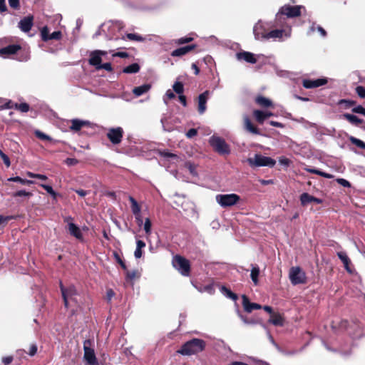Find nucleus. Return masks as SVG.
<instances>
[{"label":"nucleus","mask_w":365,"mask_h":365,"mask_svg":"<svg viewBox=\"0 0 365 365\" xmlns=\"http://www.w3.org/2000/svg\"><path fill=\"white\" fill-rule=\"evenodd\" d=\"M14 218V217L12 215H9V216L0 215V225H4V226L6 225L10 220H12Z\"/></svg>","instance_id":"09e8293b"},{"label":"nucleus","mask_w":365,"mask_h":365,"mask_svg":"<svg viewBox=\"0 0 365 365\" xmlns=\"http://www.w3.org/2000/svg\"><path fill=\"white\" fill-rule=\"evenodd\" d=\"M336 181H337V182H338L339 185H342V186H344V187H349L351 186L350 182H349V181H347L346 180H345V179H343V178H338V179L336 180Z\"/></svg>","instance_id":"4d7b16f0"},{"label":"nucleus","mask_w":365,"mask_h":365,"mask_svg":"<svg viewBox=\"0 0 365 365\" xmlns=\"http://www.w3.org/2000/svg\"><path fill=\"white\" fill-rule=\"evenodd\" d=\"M73 218L71 217H67L64 220L66 222H68V230L69 233L74 236L76 239L82 240L83 234L81 230L76 225L71 222Z\"/></svg>","instance_id":"f8f14e48"},{"label":"nucleus","mask_w":365,"mask_h":365,"mask_svg":"<svg viewBox=\"0 0 365 365\" xmlns=\"http://www.w3.org/2000/svg\"><path fill=\"white\" fill-rule=\"evenodd\" d=\"M304 170L309 173L316 174V175L322 176L327 179H332L334 178L333 175L322 172V171L315 169V168H304Z\"/></svg>","instance_id":"cd10ccee"},{"label":"nucleus","mask_w":365,"mask_h":365,"mask_svg":"<svg viewBox=\"0 0 365 365\" xmlns=\"http://www.w3.org/2000/svg\"><path fill=\"white\" fill-rule=\"evenodd\" d=\"M253 33L256 39L267 40V29L260 21L255 25Z\"/></svg>","instance_id":"ddd939ff"},{"label":"nucleus","mask_w":365,"mask_h":365,"mask_svg":"<svg viewBox=\"0 0 365 365\" xmlns=\"http://www.w3.org/2000/svg\"><path fill=\"white\" fill-rule=\"evenodd\" d=\"M9 4L10 7L13 9H19V0H8Z\"/></svg>","instance_id":"13d9d810"},{"label":"nucleus","mask_w":365,"mask_h":365,"mask_svg":"<svg viewBox=\"0 0 365 365\" xmlns=\"http://www.w3.org/2000/svg\"><path fill=\"white\" fill-rule=\"evenodd\" d=\"M247 161L251 167L267 166L272 168L276 164V161L272 158L263 156L260 154H255L253 158H250Z\"/></svg>","instance_id":"7ed1b4c3"},{"label":"nucleus","mask_w":365,"mask_h":365,"mask_svg":"<svg viewBox=\"0 0 365 365\" xmlns=\"http://www.w3.org/2000/svg\"><path fill=\"white\" fill-rule=\"evenodd\" d=\"M196 47L195 45H188L183 47L178 48L172 51L171 56L173 57L182 56L192 51Z\"/></svg>","instance_id":"412c9836"},{"label":"nucleus","mask_w":365,"mask_h":365,"mask_svg":"<svg viewBox=\"0 0 365 365\" xmlns=\"http://www.w3.org/2000/svg\"><path fill=\"white\" fill-rule=\"evenodd\" d=\"M126 37L130 41H143L145 40L143 36L137 34H127Z\"/></svg>","instance_id":"79ce46f5"},{"label":"nucleus","mask_w":365,"mask_h":365,"mask_svg":"<svg viewBox=\"0 0 365 365\" xmlns=\"http://www.w3.org/2000/svg\"><path fill=\"white\" fill-rule=\"evenodd\" d=\"M173 267L183 276H188L190 271V262L185 257L176 255L172 261Z\"/></svg>","instance_id":"39448f33"},{"label":"nucleus","mask_w":365,"mask_h":365,"mask_svg":"<svg viewBox=\"0 0 365 365\" xmlns=\"http://www.w3.org/2000/svg\"><path fill=\"white\" fill-rule=\"evenodd\" d=\"M9 180L12 182H18L22 185H31L34 183V181L32 180L23 179L19 176L10 178Z\"/></svg>","instance_id":"c9c22d12"},{"label":"nucleus","mask_w":365,"mask_h":365,"mask_svg":"<svg viewBox=\"0 0 365 365\" xmlns=\"http://www.w3.org/2000/svg\"><path fill=\"white\" fill-rule=\"evenodd\" d=\"M33 195L32 192H27L24 190H19L13 194V197H30Z\"/></svg>","instance_id":"58836bf2"},{"label":"nucleus","mask_w":365,"mask_h":365,"mask_svg":"<svg viewBox=\"0 0 365 365\" xmlns=\"http://www.w3.org/2000/svg\"><path fill=\"white\" fill-rule=\"evenodd\" d=\"M115 257L117 262L120 264L121 267L125 270L127 269L126 265L124 263V262L120 259V256L118 254L115 253Z\"/></svg>","instance_id":"680f3d73"},{"label":"nucleus","mask_w":365,"mask_h":365,"mask_svg":"<svg viewBox=\"0 0 365 365\" xmlns=\"http://www.w3.org/2000/svg\"><path fill=\"white\" fill-rule=\"evenodd\" d=\"M244 126L246 130L252 134L259 135L260 133L259 130L252 125L250 119L247 115L244 117Z\"/></svg>","instance_id":"b1692460"},{"label":"nucleus","mask_w":365,"mask_h":365,"mask_svg":"<svg viewBox=\"0 0 365 365\" xmlns=\"http://www.w3.org/2000/svg\"><path fill=\"white\" fill-rule=\"evenodd\" d=\"M303 7L301 6H290L284 5L282 6L279 11L276 15V20L278 21L282 18V15L287 16L288 18H294L300 16L301 9Z\"/></svg>","instance_id":"0eeeda50"},{"label":"nucleus","mask_w":365,"mask_h":365,"mask_svg":"<svg viewBox=\"0 0 365 365\" xmlns=\"http://www.w3.org/2000/svg\"><path fill=\"white\" fill-rule=\"evenodd\" d=\"M289 279L294 285L304 284L306 282V275L299 267H292L289 271Z\"/></svg>","instance_id":"1a4fd4ad"},{"label":"nucleus","mask_w":365,"mask_h":365,"mask_svg":"<svg viewBox=\"0 0 365 365\" xmlns=\"http://www.w3.org/2000/svg\"><path fill=\"white\" fill-rule=\"evenodd\" d=\"M236 58L238 61H245L247 63L254 64L257 62L255 55L249 51H241L236 53Z\"/></svg>","instance_id":"2eb2a0df"},{"label":"nucleus","mask_w":365,"mask_h":365,"mask_svg":"<svg viewBox=\"0 0 365 365\" xmlns=\"http://www.w3.org/2000/svg\"><path fill=\"white\" fill-rule=\"evenodd\" d=\"M284 31L283 29H275L267 33V40L269 38H281Z\"/></svg>","instance_id":"c85d7f7f"},{"label":"nucleus","mask_w":365,"mask_h":365,"mask_svg":"<svg viewBox=\"0 0 365 365\" xmlns=\"http://www.w3.org/2000/svg\"><path fill=\"white\" fill-rule=\"evenodd\" d=\"M206 346V342L200 339H192L182 344L178 353L183 356H191L202 351Z\"/></svg>","instance_id":"f257e3e1"},{"label":"nucleus","mask_w":365,"mask_h":365,"mask_svg":"<svg viewBox=\"0 0 365 365\" xmlns=\"http://www.w3.org/2000/svg\"><path fill=\"white\" fill-rule=\"evenodd\" d=\"M123 130L120 127L110 128L107 133V137L114 144H119L123 138Z\"/></svg>","instance_id":"9d476101"},{"label":"nucleus","mask_w":365,"mask_h":365,"mask_svg":"<svg viewBox=\"0 0 365 365\" xmlns=\"http://www.w3.org/2000/svg\"><path fill=\"white\" fill-rule=\"evenodd\" d=\"M349 140L352 144L355 145L356 146H357L361 149H365V143L364 141H362L361 140L358 139L355 137L351 136L349 138Z\"/></svg>","instance_id":"e433bc0d"},{"label":"nucleus","mask_w":365,"mask_h":365,"mask_svg":"<svg viewBox=\"0 0 365 365\" xmlns=\"http://www.w3.org/2000/svg\"><path fill=\"white\" fill-rule=\"evenodd\" d=\"M21 49L18 44H11L0 49V56L6 58L10 55L16 53Z\"/></svg>","instance_id":"dca6fc26"},{"label":"nucleus","mask_w":365,"mask_h":365,"mask_svg":"<svg viewBox=\"0 0 365 365\" xmlns=\"http://www.w3.org/2000/svg\"><path fill=\"white\" fill-rule=\"evenodd\" d=\"M238 316H239V317L242 319V321L245 324H257V321L256 320H255V319H249L247 317H245V316H243L242 314H240V312H238Z\"/></svg>","instance_id":"a18cd8bd"},{"label":"nucleus","mask_w":365,"mask_h":365,"mask_svg":"<svg viewBox=\"0 0 365 365\" xmlns=\"http://www.w3.org/2000/svg\"><path fill=\"white\" fill-rule=\"evenodd\" d=\"M356 92L360 98H365V88L364 87H363L361 86H357L356 88Z\"/></svg>","instance_id":"603ef678"},{"label":"nucleus","mask_w":365,"mask_h":365,"mask_svg":"<svg viewBox=\"0 0 365 365\" xmlns=\"http://www.w3.org/2000/svg\"><path fill=\"white\" fill-rule=\"evenodd\" d=\"M60 288L63 299L64 305L66 308L68 307L70 303H77L76 296L78 295V292L76 287L73 285H70L69 287L66 288L61 282Z\"/></svg>","instance_id":"f03ea898"},{"label":"nucleus","mask_w":365,"mask_h":365,"mask_svg":"<svg viewBox=\"0 0 365 365\" xmlns=\"http://www.w3.org/2000/svg\"><path fill=\"white\" fill-rule=\"evenodd\" d=\"M107 54V51L101 50H95L90 53V58L88 60L89 64L96 67L98 69V66L101 64L102 56Z\"/></svg>","instance_id":"9b49d317"},{"label":"nucleus","mask_w":365,"mask_h":365,"mask_svg":"<svg viewBox=\"0 0 365 365\" xmlns=\"http://www.w3.org/2000/svg\"><path fill=\"white\" fill-rule=\"evenodd\" d=\"M100 69H105L107 71H113L112 66H111V64L110 63H103V64L101 63L100 66H98L97 70H100Z\"/></svg>","instance_id":"864d4df0"},{"label":"nucleus","mask_w":365,"mask_h":365,"mask_svg":"<svg viewBox=\"0 0 365 365\" xmlns=\"http://www.w3.org/2000/svg\"><path fill=\"white\" fill-rule=\"evenodd\" d=\"M41 186L48 192L53 197V199H56V196H57V193L53 190V189L52 188L51 186L50 185H45V184H41Z\"/></svg>","instance_id":"37998d69"},{"label":"nucleus","mask_w":365,"mask_h":365,"mask_svg":"<svg viewBox=\"0 0 365 365\" xmlns=\"http://www.w3.org/2000/svg\"><path fill=\"white\" fill-rule=\"evenodd\" d=\"M140 70V66L138 63H132L126 67H125L123 70L125 73H135L138 72Z\"/></svg>","instance_id":"72a5a7b5"},{"label":"nucleus","mask_w":365,"mask_h":365,"mask_svg":"<svg viewBox=\"0 0 365 365\" xmlns=\"http://www.w3.org/2000/svg\"><path fill=\"white\" fill-rule=\"evenodd\" d=\"M216 202L222 207H231L237 204L240 197L237 194H218L215 197Z\"/></svg>","instance_id":"423d86ee"},{"label":"nucleus","mask_w":365,"mask_h":365,"mask_svg":"<svg viewBox=\"0 0 365 365\" xmlns=\"http://www.w3.org/2000/svg\"><path fill=\"white\" fill-rule=\"evenodd\" d=\"M0 157L3 160L6 166L9 168L11 165L9 158L1 150H0Z\"/></svg>","instance_id":"de8ad7c7"},{"label":"nucleus","mask_w":365,"mask_h":365,"mask_svg":"<svg viewBox=\"0 0 365 365\" xmlns=\"http://www.w3.org/2000/svg\"><path fill=\"white\" fill-rule=\"evenodd\" d=\"M15 109H17L22 113H26L29 110V106L26 103H21L20 104L16 103L15 105Z\"/></svg>","instance_id":"a19ab883"},{"label":"nucleus","mask_w":365,"mask_h":365,"mask_svg":"<svg viewBox=\"0 0 365 365\" xmlns=\"http://www.w3.org/2000/svg\"><path fill=\"white\" fill-rule=\"evenodd\" d=\"M269 124L271 125L277 127V128H282L284 127V125L282 123H279V122H277V121H274V120L269 121Z\"/></svg>","instance_id":"338daca9"},{"label":"nucleus","mask_w":365,"mask_h":365,"mask_svg":"<svg viewBox=\"0 0 365 365\" xmlns=\"http://www.w3.org/2000/svg\"><path fill=\"white\" fill-rule=\"evenodd\" d=\"M173 88L174 91L178 94H182L184 91L183 84L179 81H176L173 84Z\"/></svg>","instance_id":"ea45409f"},{"label":"nucleus","mask_w":365,"mask_h":365,"mask_svg":"<svg viewBox=\"0 0 365 365\" xmlns=\"http://www.w3.org/2000/svg\"><path fill=\"white\" fill-rule=\"evenodd\" d=\"M150 88H151L150 84L145 83V84L141 85L140 86L135 87L133 89V93L135 96V97H139V96L143 95L144 93H147L148 91H149Z\"/></svg>","instance_id":"393cba45"},{"label":"nucleus","mask_w":365,"mask_h":365,"mask_svg":"<svg viewBox=\"0 0 365 365\" xmlns=\"http://www.w3.org/2000/svg\"><path fill=\"white\" fill-rule=\"evenodd\" d=\"M300 201L301 204L302 205H307L309 203L314 202L316 204H321L322 203V200L315 197L312 195H310L307 192H304L300 196Z\"/></svg>","instance_id":"6ab92c4d"},{"label":"nucleus","mask_w":365,"mask_h":365,"mask_svg":"<svg viewBox=\"0 0 365 365\" xmlns=\"http://www.w3.org/2000/svg\"><path fill=\"white\" fill-rule=\"evenodd\" d=\"M192 39L193 38L191 37H182L178 40V43L179 44H183V43H189V42L192 41Z\"/></svg>","instance_id":"bf43d9fd"},{"label":"nucleus","mask_w":365,"mask_h":365,"mask_svg":"<svg viewBox=\"0 0 365 365\" xmlns=\"http://www.w3.org/2000/svg\"><path fill=\"white\" fill-rule=\"evenodd\" d=\"M35 134L38 138H40L41 140H51V139L48 135H47L46 134H45L39 130H36L35 132Z\"/></svg>","instance_id":"5fc2aeb1"},{"label":"nucleus","mask_w":365,"mask_h":365,"mask_svg":"<svg viewBox=\"0 0 365 365\" xmlns=\"http://www.w3.org/2000/svg\"><path fill=\"white\" fill-rule=\"evenodd\" d=\"M259 274V268L257 265L252 264L250 277L253 283L257 285L258 284V277Z\"/></svg>","instance_id":"7c9ffc66"},{"label":"nucleus","mask_w":365,"mask_h":365,"mask_svg":"<svg viewBox=\"0 0 365 365\" xmlns=\"http://www.w3.org/2000/svg\"><path fill=\"white\" fill-rule=\"evenodd\" d=\"M269 322L275 326H283L284 319L279 314H272Z\"/></svg>","instance_id":"bb28decb"},{"label":"nucleus","mask_w":365,"mask_h":365,"mask_svg":"<svg viewBox=\"0 0 365 365\" xmlns=\"http://www.w3.org/2000/svg\"><path fill=\"white\" fill-rule=\"evenodd\" d=\"M41 35L43 41H47L49 40L48 37L50 36V34L47 26L43 27V29L41 31Z\"/></svg>","instance_id":"c03bdc74"},{"label":"nucleus","mask_w":365,"mask_h":365,"mask_svg":"<svg viewBox=\"0 0 365 365\" xmlns=\"http://www.w3.org/2000/svg\"><path fill=\"white\" fill-rule=\"evenodd\" d=\"M90 122L88 120H82L79 119H73L70 129L73 131L80 130L83 126L88 125Z\"/></svg>","instance_id":"4be33fe9"},{"label":"nucleus","mask_w":365,"mask_h":365,"mask_svg":"<svg viewBox=\"0 0 365 365\" xmlns=\"http://www.w3.org/2000/svg\"><path fill=\"white\" fill-rule=\"evenodd\" d=\"M197 133V131L196 129L195 128H191L190 129L187 133H186V136L188 138H191L194 136H195Z\"/></svg>","instance_id":"052dcab7"},{"label":"nucleus","mask_w":365,"mask_h":365,"mask_svg":"<svg viewBox=\"0 0 365 365\" xmlns=\"http://www.w3.org/2000/svg\"><path fill=\"white\" fill-rule=\"evenodd\" d=\"M338 257L341 259V261L343 262L345 269L349 273H352V270L349 267V264L351 263L350 259L347 256L346 253L344 252H337Z\"/></svg>","instance_id":"5701e85b"},{"label":"nucleus","mask_w":365,"mask_h":365,"mask_svg":"<svg viewBox=\"0 0 365 365\" xmlns=\"http://www.w3.org/2000/svg\"><path fill=\"white\" fill-rule=\"evenodd\" d=\"M210 92L205 91L198 96V112L200 114H203L206 110V103L208 99Z\"/></svg>","instance_id":"a211bd4d"},{"label":"nucleus","mask_w":365,"mask_h":365,"mask_svg":"<svg viewBox=\"0 0 365 365\" xmlns=\"http://www.w3.org/2000/svg\"><path fill=\"white\" fill-rule=\"evenodd\" d=\"M33 26V16H29L22 19L19 23V27L24 32H29Z\"/></svg>","instance_id":"aec40b11"},{"label":"nucleus","mask_w":365,"mask_h":365,"mask_svg":"<svg viewBox=\"0 0 365 365\" xmlns=\"http://www.w3.org/2000/svg\"><path fill=\"white\" fill-rule=\"evenodd\" d=\"M62 37V34L60 31H54L53 32L52 34H50L49 36V40H59L61 39Z\"/></svg>","instance_id":"3c124183"},{"label":"nucleus","mask_w":365,"mask_h":365,"mask_svg":"<svg viewBox=\"0 0 365 365\" xmlns=\"http://www.w3.org/2000/svg\"><path fill=\"white\" fill-rule=\"evenodd\" d=\"M135 221L139 227H141L143 224V220L141 216V214L139 213L137 215H134Z\"/></svg>","instance_id":"0e129e2a"},{"label":"nucleus","mask_w":365,"mask_h":365,"mask_svg":"<svg viewBox=\"0 0 365 365\" xmlns=\"http://www.w3.org/2000/svg\"><path fill=\"white\" fill-rule=\"evenodd\" d=\"M92 341L86 339L83 342V359L90 365H98L94 349L91 347Z\"/></svg>","instance_id":"6e6552de"},{"label":"nucleus","mask_w":365,"mask_h":365,"mask_svg":"<svg viewBox=\"0 0 365 365\" xmlns=\"http://www.w3.org/2000/svg\"><path fill=\"white\" fill-rule=\"evenodd\" d=\"M269 339L270 340V341L272 342V344L276 347V349L281 353H282L284 355H289V354H293L295 353V351H292V352H288V351H284L283 349H282L279 345L274 341L273 337L271 336V334H269Z\"/></svg>","instance_id":"4c0bfd02"},{"label":"nucleus","mask_w":365,"mask_h":365,"mask_svg":"<svg viewBox=\"0 0 365 365\" xmlns=\"http://www.w3.org/2000/svg\"><path fill=\"white\" fill-rule=\"evenodd\" d=\"M255 102L263 108L272 106V101L262 96H257L255 99Z\"/></svg>","instance_id":"a878e982"},{"label":"nucleus","mask_w":365,"mask_h":365,"mask_svg":"<svg viewBox=\"0 0 365 365\" xmlns=\"http://www.w3.org/2000/svg\"><path fill=\"white\" fill-rule=\"evenodd\" d=\"M242 304L244 307V309L248 313L252 312L254 309H260L262 308V306L260 304L250 302L248 297L246 295H242Z\"/></svg>","instance_id":"f3484780"},{"label":"nucleus","mask_w":365,"mask_h":365,"mask_svg":"<svg viewBox=\"0 0 365 365\" xmlns=\"http://www.w3.org/2000/svg\"><path fill=\"white\" fill-rule=\"evenodd\" d=\"M327 83L325 78H318L315 80L304 79L302 85L305 88H314L325 85Z\"/></svg>","instance_id":"4468645a"},{"label":"nucleus","mask_w":365,"mask_h":365,"mask_svg":"<svg viewBox=\"0 0 365 365\" xmlns=\"http://www.w3.org/2000/svg\"><path fill=\"white\" fill-rule=\"evenodd\" d=\"M220 292L226 297L231 299L234 301H235L237 299V294L233 293L230 289H229L228 288H227L225 286H222L220 287Z\"/></svg>","instance_id":"2f4dec72"},{"label":"nucleus","mask_w":365,"mask_h":365,"mask_svg":"<svg viewBox=\"0 0 365 365\" xmlns=\"http://www.w3.org/2000/svg\"><path fill=\"white\" fill-rule=\"evenodd\" d=\"M210 145L220 155H229L230 148L225 140L218 136L212 135L209 140Z\"/></svg>","instance_id":"20e7f679"},{"label":"nucleus","mask_w":365,"mask_h":365,"mask_svg":"<svg viewBox=\"0 0 365 365\" xmlns=\"http://www.w3.org/2000/svg\"><path fill=\"white\" fill-rule=\"evenodd\" d=\"M78 163V160L76 158H67L66 160V163L68 165H76L77 163Z\"/></svg>","instance_id":"e2e57ef3"},{"label":"nucleus","mask_w":365,"mask_h":365,"mask_svg":"<svg viewBox=\"0 0 365 365\" xmlns=\"http://www.w3.org/2000/svg\"><path fill=\"white\" fill-rule=\"evenodd\" d=\"M344 117L351 124L359 125L362 123V120L359 118L356 115L345 113L344 114Z\"/></svg>","instance_id":"473e14b6"},{"label":"nucleus","mask_w":365,"mask_h":365,"mask_svg":"<svg viewBox=\"0 0 365 365\" xmlns=\"http://www.w3.org/2000/svg\"><path fill=\"white\" fill-rule=\"evenodd\" d=\"M352 111L356 113H359L363 115L365 114V108L362 106H358L352 109Z\"/></svg>","instance_id":"6e6d98bb"},{"label":"nucleus","mask_w":365,"mask_h":365,"mask_svg":"<svg viewBox=\"0 0 365 365\" xmlns=\"http://www.w3.org/2000/svg\"><path fill=\"white\" fill-rule=\"evenodd\" d=\"M254 116L256 119V120L259 123H263V122L266 119V116L264 115V112L259 110H255L253 112Z\"/></svg>","instance_id":"f704fd0d"},{"label":"nucleus","mask_w":365,"mask_h":365,"mask_svg":"<svg viewBox=\"0 0 365 365\" xmlns=\"http://www.w3.org/2000/svg\"><path fill=\"white\" fill-rule=\"evenodd\" d=\"M128 200L131 203V210L133 214L134 215H137L138 214L140 213V207L139 206L135 199L132 196H129Z\"/></svg>","instance_id":"c756f323"},{"label":"nucleus","mask_w":365,"mask_h":365,"mask_svg":"<svg viewBox=\"0 0 365 365\" xmlns=\"http://www.w3.org/2000/svg\"><path fill=\"white\" fill-rule=\"evenodd\" d=\"M36 351H37V346H36V344H32L30 346L29 354L30 356H34V355L36 354Z\"/></svg>","instance_id":"69168bd1"},{"label":"nucleus","mask_w":365,"mask_h":365,"mask_svg":"<svg viewBox=\"0 0 365 365\" xmlns=\"http://www.w3.org/2000/svg\"><path fill=\"white\" fill-rule=\"evenodd\" d=\"M144 230L146 235L151 233V222L149 218H146L144 222Z\"/></svg>","instance_id":"49530a36"},{"label":"nucleus","mask_w":365,"mask_h":365,"mask_svg":"<svg viewBox=\"0 0 365 365\" xmlns=\"http://www.w3.org/2000/svg\"><path fill=\"white\" fill-rule=\"evenodd\" d=\"M75 192L81 197H85L88 194V191L82 189L75 190Z\"/></svg>","instance_id":"774afa93"},{"label":"nucleus","mask_w":365,"mask_h":365,"mask_svg":"<svg viewBox=\"0 0 365 365\" xmlns=\"http://www.w3.org/2000/svg\"><path fill=\"white\" fill-rule=\"evenodd\" d=\"M16 103H14L12 101L9 100L7 101L4 105L1 106V109H11V108H15V105Z\"/></svg>","instance_id":"8fccbe9b"}]
</instances>
